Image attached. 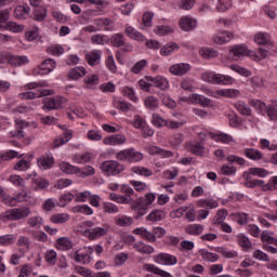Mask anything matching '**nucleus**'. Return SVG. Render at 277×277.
<instances>
[{
  "label": "nucleus",
  "instance_id": "423d86ee",
  "mask_svg": "<svg viewBox=\"0 0 277 277\" xmlns=\"http://www.w3.org/2000/svg\"><path fill=\"white\" fill-rule=\"evenodd\" d=\"M208 96H212V98H237L240 92L237 89H220L216 91H207Z\"/></svg>",
  "mask_w": 277,
  "mask_h": 277
},
{
  "label": "nucleus",
  "instance_id": "338daca9",
  "mask_svg": "<svg viewBox=\"0 0 277 277\" xmlns=\"http://www.w3.org/2000/svg\"><path fill=\"white\" fill-rule=\"evenodd\" d=\"M83 83L85 84V88H94V85H98V76L97 75L87 76L83 79Z\"/></svg>",
  "mask_w": 277,
  "mask_h": 277
},
{
  "label": "nucleus",
  "instance_id": "680f3d73",
  "mask_svg": "<svg viewBox=\"0 0 277 277\" xmlns=\"http://www.w3.org/2000/svg\"><path fill=\"white\" fill-rule=\"evenodd\" d=\"M131 172L133 174H140V176H153V170L144 167H132Z\"/></svg>",
  "mask_w": 277,
  "mask_h": 277
},
{
  "label": "nucleus",
  "instance_id": "2f4dec72",
  "mask_svg": "<svg viewBox=\"0 0 277 277\" xmlns=\"http://www.w3.org/2000/svg\"><path fill=\"white\" fill-rule=\"evenodd\" d=\"M72 140V131L66 130L63 135L57 136L54 141V147L58 148V146H64L67 142H70Z\"/></svg>",
  "mask_w": 277,
  "mask_h": 277
},
{
  "label": "nucleus",
  "instance_id": "a18cd8bd",
  "mask_svg": "<svg viewBox=\"0 0 277 277\" xmlns=\"http://www.w3.org/2000/svg\"><path fill=\"white\" fill-rule=\"evenodd\" d=\"M228 216V211L222 209L216 212L212 220L213 226H220V224H224V220Z\"/></svg>",
  "mask_w": 277,
  "mask_h": 277
},
{
  "label": "nucleus",
  "instance_id": "a211bd4d",
  "mask_svg": "<svg viewBox=\"0 0 277 277\" xmlns=\"http://www.w3.org/2000/svg\"><path fill=\"white\" fill-rule=\"evenodd\" d=\"M103 52L101 50H92L85 54V61L89 66H98Z\"/></svg>",
  "mask_w": 277,
  "mask_h": 277
},
{
  "label": "nucleus",
  "instance_id": "ddd939ff",
  "mask_svg": "<svg viewBox=\"0 0 277 277\" xmlns=\"http://www.w3.org/2000/svg\"><path fill=\"white\" fill-rule=\"evenodd\" d=\"M179 25L183 31H194L198 26V22L192 16L185 15L180 18Z\"/></svg>",
  "mask_w": 277,
  "mask_h": 277
},
{
  "label": "nucleus",
  "instance_id": "69168bd1",
  "mask_svg": "<svg viewBox=\"0 0 277 277\" xmlns=\"http://www.w3.org/2000/svg\"><path fill=\"white\" fill-rule=\"evenodd\" d=\"M92 160V154L90 153H85V154H79V155H75L72 158V161H75V163H88V161Z\"/></svg>",
  "mask_w": 277,
  "mask_h": 277
},
{
  "label": "nucleus",
  "instance_id": "5fc2aeb1",
  "mask_svg": "<svg viewBox=\"0 0 277 277\" xmlns=\"http://www.w3.org/2000/svg\"><path fill=\"white\" fill-rule=\"evenodd\" d=\"M201 79L206 83H217V74L215 71H205L201 74Z\"/></svg>",
  "mask_w": 277,
  "mask_h": 277
},
{
  "label": "nucleus",
  "instance_id": "72a5a7b5",
  "mask_svg": "<svg viewBox=\"0 0 277 277\" xmlns=\"http://www.w3.org/2000/svg\"><path fill=\"white\" fill-rule=\"evenodd\" d=\"M190 101L192 103H196L201 105V107H209V105H211V100L208 97H205L203 95L197 94V93H193L190 95Z\"/></svg>",
  "mask_w": 277,
  "mask_h": 277
},
{
  "label": "nucleus",
  "instance_id": "864d4df0",
  "mask_svg": "<svg viewBox=\"0 0 277 277\" xmlns=\"http://www.w3.org/2000/svg\"><path fill=\"white\" fill-rule=\"evenodd\" d=\"M189 150L193 155H196L197 157H203L205 155V146L200 143H193L189 145Z\"/></svg>",
  "mask_w": 277,
  "mask_h": 277
},
{
  "label": "nucleus",
  "instance_id": "2eb2a0df",
  "mask_svg": "<svg viewBox=\"0 0 277 277\" xmlns=\"http://www.w3.org/2000/svg\"><path fill=\"white\" fill-rule=\"evenodd\" d=\"M154 259L158 265H176V263H179V259L169 253H159L155 255Z\"/></svg>",
  "mask_w": 277,
  "mask_h": 277
},
{
  "label": "nucleus",
  "instance_id": "0eeeda50",
  "mask_svg": "<svg viewBox=\"0 0 277 277\" xmlns=\"http://www.w3.org/2000/svg\"><path fill=\"white\" fill-rule=\"evenodd\" d=\"M66 105V98L63 96H55V97H50L45 98L43 102L42 109H62Z\"/></svg>",
  "mask_w": 277,
  "mask_h": 277
},
{
  "label": "nucleus",
  "instance_id": "052dcab7",
  "mask_svg": "<svg viewBox=\"0 0 277 277\" xmlns=\"http://www.w3.org/2000/svg\"><path fill=\"white\" fill-rule=\"evenodd\" d=\"M233 221L237 222L240 226H245V224H248V214L237 212V213H232Z\"/></svg>",
  "mask_w": 277,
  "mask_h": 277
},
{
  "label": "nucleus",
  "instance_id": "5701e85b",
  "mask_svg": "<svg viewBox=\"0 0 277 277\" xmlns=\"http://www.w3.org/2000/svg\"><path fill=\"white\" fill-rule=\"evenodd\" d=\"M103 142L108 146H119L120 144H124L127 142V137L122 134H115L105 137Z\"/></svg>",
  "mask_w": 277,
  "mask_h": 277
},
{
  "label": "nucleus",
  "instance_id": "f704fd0d",
  "mask_svg": "<svg viewBox=\"0 0 277 277\" xmlns=\"http://www.w3.org/2000/svg\"><path fill=\"white\" fill-rule=\"evenodd\" d=\"M24 127H27V121H16V130L10 132L11 137H18V140L25 137Z\"/></svg>",
  "mask_w": 277,
  "mask_h": 277
},
{
  "label": "nucleus",
  "instance_id": "1a4fd4ad",
  "mask_svg": "<svg viewBox=\"0 0 277 277\" xmlns=\"http://www.w3.org/2000/svg\"><path fill=\"white\" fill-rule=\"evenodd\" d=\"M246 55L250 56V50H248V47L241 44V45H234L229 49V57L234 60V62H238V60H241V57H246Z\"/></svg>",
  "mask_w": 277,
  "mask_h": 277
},
{
  "label": "nucleus",
  "instance_id": "6e6552de",
  "mask_svg": "<svg viewBox=\"0 0 277 277\" xmlns=\"http://www.w3.org/2000/svg\"><path fill=\"white\" fill-rule=\"evenodd\" d=\"M55 94V91L49 90V89H41L37 90L36 92L34 91H28L19 94V97L23 98L24 101H31L34 98H40L42 96H53Z\"/></svg>",
  "mask_w": 277,
  "mask_h": 277
},
{
  "label": "nucleus",
  "instance_id": "37998d69",
  "mask_svg": "<svg viewBox=\"0 0 277 277\" xmlns=\"http://www.w3.org/2000/svg\"><path fill=\"white\" fill-rule=\"evenodd\" d=\"M110 42L113 47L120 49V47H124V44L127 43V39H124V35L117 32L111 36Z\"/></svg>",
  "mask_w": 277,
  "mask_h": 277
},
{
  "label": "nucleus",
  "instance_id": "39448f33",
  "mask_svg": "<svg viewBox=\"0 0 277 277\" xmlns=\"http://www.w3.org/2000/svg\"><path fill=\"white\" fill-rule=\"evenodd\" d=\"M109 225H103L101 227H93L90 229H85L83 235L87 237V239H90V241H94L96 239H101V237H105L107 233H109Z\"/></svg>",
  "mask_w": 277,
  "mask_h": 277
},
{
  "label": "nucleus",
  "instance_id": "a878e982",
  "mask_svg": "<svg viewBox=\"0 0 277 277\" xmlns=\"http://www.w3.org/2000/svg\"><path fill=\"white\" fill-rule=\"evenodd\" d=\"M124 34L128 36V38H131V40H136L137 42H144L145 40L144 35L133 28V26H127L124 28Z\"/></svg>",
  "mask_w": 277,
  "mask_h": 277
},
{
  "label": "nucleus",
  "instance_id": "412c9836",
  "mask_svg": "<svg viewBox=\"0 0 277 277\" xmlns=\"http://www.w3.org/2000/svg\"><path fill=\"white\" fill-rule=\"evenodd\" d=\"M184 232L186 235H190L193 237H198L205 233V226L201 224H188L184 227Z\"/></svg>",
  "mask_w": 277,
  "mask_h": 277
},
{
  "label": "nucleus",
  "instance_id": "603ef678",
  "mask_svg": "<svg viewBox=\"0 0 277 277\" xmlns=\"http://www.w3.org/2000/svg\"><path fill=\"white\" fill-rule=\"evenodd\" d=\"M237 241L240 248H243L245 250H250V248H252V241H250V238L243 234L237 236Z\"/></svg>",
  "mask_w": 277,
  "mask_h": 277
},
{
  "label": "nucleus",
  "instance_id": "b1692460",
  "mask_svg": "<svg viewBox=\"0 0 277 277\" xmlns=\"http://www.w3.org/2000/svg\"><path fill=\"white\" fill-rule=\"evenodd\" d=\"M133 248L140 254H155V248L150 245H146L144 241L135 242Z\"/></svg>",
  "mask_w": 277,
  "mask_h": 277
},
{
  "label": "nucleus",
  "instance_id": "58836bf2",
  "mask_svg": "<svg viewBox=\"0 0 277 277\" xmlns=\"http://www.w3.org/2000/svg\"><path fill=\"white\" fill-rule=\"evenodd\" d=\"M60 170L65 174H79V172H81V169H79V167H75L68 162H61Z\"/></svg>",
  "mask_w": 277,
  "mask_h": 277
},
{
  "label": "nucleus",
  "instance_id": "4d7b16f0",
  "mask_svg": "<svg viewBox=\"0 0 277 277\" xmlns=\"http://www.w3.org/2000/svg\"><path fill=\"white\" fill-rule=\"evenodd\" d=\"M44 220L41 216H31L28 219L27 224L30 228H42Z\"/></svg>",
  "mask_w": 277,
  "mask_h": 277
},
{
  "label": "nucleus",
  "instance_id": "f3484780",
  "mask_svg": "<svg viewBox=\"0 0 277 277\" xmlns=\"http://www.w3.org/2000/svg\"><path fill=\"white\" fill-rule=\"evenodd\" d=\"M31 198V193L27 190H22L21 193L16 194L13 198L9 197L4 199L5 205H10L13 207L15 202H27Z\"/></svg>",
  "mask_w": 277,
  "mask_h": 277
},
{
  "label": "nucleus",
  "instance_id": "6e6d98bb",
  "mask_svg": "<svg viewBox=\"0 0 277 277\" xmlns=\"http://www.w3.org/2000/svg\"><path fill=\"white\" fill-rule=\"evenodd\" d=\"M233 8V0H217L216 11L228 12Z\"/></svg>",
  "mask_w": 277,
  "mask_h": 277
},
{
  "label": "nucleus",
  "instance_id": "9d476101",
  "mask_svg": "<svg viewBox=\"0 0 277 277\" xmlns=\"http://www.w3.org/2000/svg\"><path fill=\"white\" fill-rule=\"evenodd\" d=\"M146 81H150L153 88H157L158 90L166 91L170 88V82L168 81V78L163 76H156V77H150L147 76L145 77Z\"/></svg>",
  "mask_w": 277,
  "mask_h": 277
},
{
  "label": "nucleus",
  "instance_id": "f03ea898",
  "mask_svg": "<svg viewBox=\"0 0 277 277\" xmlns=\"http://www.w3.org/2000/svg\"><path fill=\"white\" fill-rule=\"evenodd\" d=\"M116 159L119 161H128L129 163H135V161H142L144 156L142 153L135 150V148H128L115 154Z\"/></svg>",
  "mask_w": 277,
  "mask_h": 277
},
{
  "label": "nucleus",
  "instance_id": "09e8293b",
  "mask_svg": "<svg viewBox=\"0 0 277 277\" xmlns=\"http://www.w3.org/2000/svg\"><path fill=\"white\" fill-rule=\"evenodd\" d=\"M29 6H25V5H17L15 11H14V16L15 18H27V16L29 15Z\"/></svg>",
  "mask_w": 277,
  "mask_h": 277
},
{
  "label": "nucleus",
  "instance_id": "9b49d317",
  "mask_svg": "<svg viewBox=\"0 0 277 277\" xmlns=\"http://www.w3.org/2000/svg\"><path fill=\"white\" fill-rule=\"evenodd\" d=\"M235 38V34L226 30L216 31L212 36V41L214 44H227V42H230Z\"/></svg>",
  "mask_w": 277,
  "mask_h": 277
},
{
  "label": "nucleus",
  "instance_id": "4c0bfd02",
  "mask_svg": "<svg viewBox=\"0 0 277 277\" xmlns=\"http://www.w3.org/2000/svg\"><path fill=\"white\" fill-rule=\"evenodd\" d=\"M133 222H134L133 217L127 216L124 214L115 217L116 226H120V227L132 226Z\"/></svg>",
  "mask_w": 277,
  "mask_h": 277
},
{
  "label": "nucleus",
  "instance_id": "774afa93",
  "mask_svg": "<svg viewBox=\"0 0 277 277\" xmlns=\"http://www.w3.org/2000/svg\"><path fill=\"white\" fill-rule=\"evenodd\" d=\"M75 198V195L71 193H67L65 195H62L58 198V207H66V205L72 202V199Z\"/></svg>",
  "mask_w": 277,
  "mask_h": 277
},
{
  "label": "nucleus",
  "instance_id": "bb28decb",
  "mask_svg": "<svg viewBox=\"0 0 277 277\" xmlns=\"http://www.w3.org/2000/svg\"><path fill=\"white\" fill-rule=\"evenodd\" d=\"M210 137L214 142H221L222 144H235V138L226 133H210Z\"/></svg>",
  "mask_w": 277,
  "mask_h": 277
},
{
  "label": "nucleus",
  "instance_id": "c03bdc74",
  "mask_svg": "<svg viewBox=\"0 0 277 277\" xmlns=\"http://www.w3.org/2000/svg\"><path fill=\"white\" fill-rule=\"evenodd\" d=\"M199 254L203 261H208V263H215V261L220 260V255L217 253H211L205 249L199 250Z\"/></svg>",
  "mask_w": 277,
  "mask_h": 277
},
{
  "label": "nucleus",
  "instance_id": "e2e57ef3",
  "mask_svg": "<svg viewBox=\"0 0 277 277\" xmlns=\"http://www.w3.org/2000/svg\"><path fill=\"white\" fill-rule=\"evenodd\" d=\"M74 213H82L83 215H92L94 210L90 208L88 205L76 206L72 208Z\"/></svg>",
  "mask_w": 277,
  "mask_h": 277
},
{
  "label": "nucleus",
  "instance_id": "de8ad7c7",
  "mask_svg": "<svg viewBox=\"0 0 277 277\" xmlns=\"http://www.w3.org/2000/svg\"><path fill=\"white\" fill-rule=\"evenodd\" d=\"M235 83V78L222 74H217L216 76V84L217 85H233Z\"/></svg>",
  "mask_w": 277,
  "mask_h": 277
},
{
  "label": "nucleus",
  "instance_id": "ea45409f",
  "mask_svg": "<svg viewBox=\"0 0 277 277\" xmlns=\"http://www.w3.org/2000/svg\"><path fill=\"white\" fill-rule=\"evenodd\" d=\"M11 159H23V154L18 155V151L12 149L0 154V163L1 161H11Z\"/></svg>",
  "mask_w": 277,
  "mask_h": 277
},
{
  "label": "nucleus",
  "instance_id": "3c124183",
  "mask_svg": "<svg viewBox=\"0 0 277 277\" xmlns=\"http://www.w3.org/2000/svg\"><path fill=\"white\" fill-rule=\"evenodd\" d=\"M234 107L241 114V116H252V109L248 107L246 102H237Z\"/></svg>",
  "mask_w": 277,
  "mask_h": 277
},
{
  "label": "nucleus",
  "instance_id": "393cba45",
  "mask_svg": "<svg viewBox=\"0 0 277 277\" xmlns=\"http://www.w3.org/2000/svg\"><path fill=\"white\" fill-rule=\"evenodd\" d=\"M37 163L41 170H50V168H53L55 159H53V156L43 155L38 159Z\"/></svg>",
  "mask_w": 277,
  "mask_h": 277
},
{
  "label": "nucleus",
  "instance_id": "f8f14e48",
  "mask_svg": "<svg viewBox=\"0 0 277 277\" xmlns=\"http://www.w3.org/2000/svg\"><path fill=\"white\" fill-rule=\"evenodd\" d=\"M189 70H192V65L188 63H176L169 68V72L175 77H183V75H187Z\"/></svg>",
  "mask_w": 277,
  "mask_h": 277
},
{
  "label": "nucleus",
  "instance_id": "aec40b11",
  "mask_svg": "<svg viewBox=\"0 0 277 277\" xmlns=\"http://www.w3.org/2000/svg\"><path fill=\"white\" fill-rule=\"evenodd\" d=\"M6 62L10 64V66H25L29 62V58L27 56L8 54Z\"/></svg>",
  "mask_w": 277,
  "mask_h": 277
},
{
  "label": "nucleus",
  "instance_id": "0e129e2a",
  "mask_svg": "<svg viewBox=\"0 0 277 277\" xmlns=\"http://www.w3.org/2000/svg\"><path fill=\"white\" fill-rule=\"evenodd\" d=\"M91 42H92V44L103 45V44H107V42H109V38H107V36H105V35H92Z\"/></svg>",
  "mask_w": 277,
  "mask_h": 277
},
{
  "label": "nucleus",
  "instance_id": "473e14b6",
  "mask_svg": "<svg viewBox=\"0 0 277 277\" xmlns=\"http://www.w3.org/2000/svg\"><path fill=\"white\" fill-rule=\"evenodd\" d=\"M196 205L199 209H217L219 207L217 200L215 199H199Z\"/></svg>",
  "mask_w": 277,
  "mask_h": 277
},
{
  "label": "nucleus",
  "instance_id": "4be33fe9",
  "mask_svg": "<svg viewBox=\"0 0 277 277\" xmlns=\"http://www.w3.org/2000/svg\"><path fill=\"white\" fill-rule=\"evenodd\" d=\"M54 247L62 252H68L72 250V241L68 237H61L55 241Z\"/></svg>",
  "mask_w": 277,
  "mask_h": 277
},
{
  "label": "nucleus",
  "instance_id": "c9c22d12",
  "mask_svg": "<svg viewBox=\"0 0 277 277\" xmlns=\"http://www.w3.org/2000/svg\"><path fill=\"white\" fill-rule=\"evenodd\" d=\"M71 259H74L76 263H82V265H88V263L92 261L90 254L79 253V251L74 252V254H71Z\"/></svg>",
  "mask_w": 277,
  "mask_h": 277
},
{
  "label": "nucleus",
  "instance_id": "c85d7f7f",
  "mask_svg": "<svg viewBox=\"0 0 277 277\" xmlns=\"http://www.w3.org/2000/svg\"><path fill=\"white\" fill-rule=\"evenodd\" d=\"M143 269H145L146 272H150L151 274H156L157 276L172 277V274L157 267L155 264H144Z\"/></svg>",
  "mask_w": 277,
  "mask_h": 277
},
{
  "label": "nucleus",
  "instance_id": "cd10ccee",
  "mask_svg": "<svg viewBox=\"0 0 277 277\" xmlns=\"http://www.w3.org/2000/svg\"><path fill=\"white\" fill-rule=\"evenodd\" d=\"M162 220H166V212L163 210L154 209L147 216L146 221L151 222L153 224L157 222H161Z\"/></svg>",
  "mask_w": 277,
  "mask_h": 277
},
{
  "label": "nucleus",
  "instance_id": "79ce46f5",
  "mask_svg": "<svg viewBox=\"0 0 277 277\" xmlns=\"http://www.w3.org/2000/svg\"><path fill=\"white\" fill-rule=\"evenodd\" d=\"M174 51H179V44L175 42H169L160 49V55L168 57V55H172Z\"/></svg>",
  "mask_w": 277,
  "mask_h": 277
},
{
  "label": "nucleus",
  "instance_id": "13d9d810",
  "mask_svg": "<svg viewBox=\"0 0 277 277\" xmlns=\"http://www.w3.org/2000/svg\"><path fill=\"white\" fill-rule=\"evenodd\" d=\"M4 29H6V31H12V34H21V31L25 29V26L16 24L15 22H9L6 23Z\"/></svg>",
  "mask_w": 277,
  "mask_h": 277
},
{
  "label": "nucleus",
  "instance_id": "7ed1b4c3",
  "mask_svg": "<svg viewBox=\"0 0 277 277\" xmlns=\"http://www.w3.org/2000/svg\"><path fill=\"white\" fill-rule=\"evenodd\" d=\"M101 170L106 176H117L121 172H124V166L116 160H106L101 164Z\"/></svg>",
  "mask_w": 277,
  "mask_h": 277
},
{
  "label": "nucleus",
  "instance_id": "bf43d9fd",
  "mask_svg": "<svg viewBox=\"0 0 277 277\" xmlns=\"http://www.w3.org/2000/svg\"><path fill=\"white\" fill-rule=\"evenodd\" d=\"M44 260L48 265H55L57 263V252L55 250H48L44 253Z\"/></svg>",
  "mask_w": 277,
  "mask_h": 277
},
{
  "label": "nucleus",
  "instance_id": "20e7f679",
  "mask_svg": "<svg viewBox=\"0 0 277 277\" xmlns=\"http://www.w3.org/2000/svg\"><path fill=\"white\" fill-rule=\"evenodd\" d=\"M31 215V209L29 208H15L8 210L4 213L3 220H10L11 222H14L16 220H25V217H29Z\"/></svg>",
  "mask_w": 277,
  "mask_h": 277
},
{
  "label": "nucleus",
  "instance_id": "f257e3e1",
  "mask_svg": "<svg viewBox=\"0 0 277 277\" xmlns=\"http://www.w3.org/2000/svg\"><path fill=\"white\" fill-rule=\"evenodd\" d=\"M157 199V196L154 193H148L145 197H140L137 200L132 202V211H136L138 215H146L148 207L153 205L154 200Z\"/></svg>",
  "mask_w": 277,
  "mask_h": 277
},
{
  "label": "nucleus",
  "instance_id": "c756f323",
  "mask_svg": "<svg viewBox=\"0 0 277 277\" xmlns=\"http://www.w3.org/2000/svg\"><path fill=\"white\" fill-rule=\"evenodd\" d=\"M87 74H88V70H85V67L78 66V67L70 69V71L68 72V77H69V79L77 81L78 79L85 77Z\"/></svg>",
  "mask_w": 277,
  "mask_h": 277
},
{
  "label": "nucleus",
  "instance_id": "a19ab883",
  "mask_svg": "<svg viewBox=\"0 0 277 277\" xmlns=\"http://www.w3.org/2000/svg\"><path fill=\"white\" fill-rule=\"evenodd\" d=\"M249 57L254 62H261V60H265L267 57V52L263 48L258 49L256 52L249 50Z\"/></svg>",
  "mask_w": 277,
  "mask_h": 277
},
{
  "label": "nucleus",
  "instance_id": "6ab92c4d",
  "mask_svg": "<svg viewBox=\"0 0 277 277\" xmlns=\"http://www.w3.org/2000/svg\"><path fill=\"white\" fill-rule=\"evenodd\" d=\"M133 235H140L142 239L149 241V243H155V241H157V237H155L154 232H148L145 227L135 228L133 230Z\"/></svg>",
  "mask_w": 277,
  "mask_h": 277
},
{
  "label": "nucleus",
  "instance_id": "e433bc0d",
  "mask_svg": "<svg viewBox=\"0 0 277 277\" xmlns=\"http://www.w3.org/2000/svg\"><path fill=\"white\" fill-rule=\"evenodd\" d=\"M144 105L146 109L155 111V109H159V98H157L155 95H149L145 97Z\"/></svg>",
  "mask_w": 277,
  "mask_h": 277
},
{
  "label": "nucleus",
  "instance_id": "dca6fc26",
  "mask_svg": "<svg viewBox=\"0 0 277 277\" xmlns=\"http://www.w3.org/2000/svg\"><path fill=\"white\" fill-rule=\"evenodd\" d=\"M146 151L148 153V155H151V156L159 155V157H161L162 159H170V157H174V153L170 150H166L155 145L147 146Z\"/></svg>",
  "mask_w": 277,
  "mask_h": 277
},
{
  "label": "nucleus",
  "instance_id": "4468645a",
  "mask_svg": "<svg viewBox=\"0 0 277 277\" xmlns=\"http://www.w3.org/2000/svg\"><path fill=\"white\" fill-rule=\"evenodd\" d=\"M55 66H57V64L53 58L44 60L39 66V69L34 71V75H49V72L55 70Z\"/></svg>",
  "mask_w": 277,
  "mask_h": 277
},
{
  "label": "nucleus",
  "instance_id": "49530a36",
  "mask_svg": "<svg viewBox=\"0 0 277 277\" xmlns=\"http://www.w3.org/2000/svg\"><path fill=\"white\" fill-rule=\"evenodd\" d=\"M68 220H70V215L68 213L53 214L50 217V222H52V224H66Z\"/></svg>",
  "mask_w": 277,
  "mask_h": 277
},
{
  "label": "nucleus",
  "instance_id": "7c9ffc66",
  "mask_svg": "<svg viewBox=\"0 0 277 277\" xmlns=\"http://www.w3.org/2000/svg\"><path fill=\"white\" fill-rule=\"evenodd\" d=\"M243 155L247 159H251V161H261L263 159L261 150L254 148H245Z\"/></svg>",
  "mask_w": 277,
  "mask_h": 277
},
{
  "label": "nucleus",
  "instance_id": "8fccbe9b",
  "mask_svg": "<svg viewBox=\"0 0 277 277\" xmlns=\"http://www.w3.org/2000/svg\"><path fill=\"white\" fill-rule=\"evenodd\" d=\"M199 54L203 57V60H213L220 55L217 51L209 48H202L199 50Z\"/></svg>",
  "mask_w": 277,
  "mask_h": 277
}]
</instances>
